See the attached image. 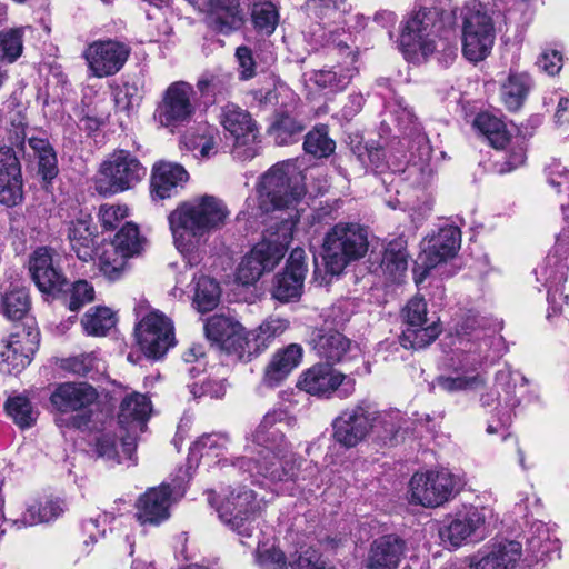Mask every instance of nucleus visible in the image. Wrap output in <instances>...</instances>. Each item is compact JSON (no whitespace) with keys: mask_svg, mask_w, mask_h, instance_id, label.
<instances>
[{"mask_svg":"<svg viewBox=\"0 0 569 569\" xmlns=\"http://www.w3.org/2000/svg\"><path fill=\"white\" fill-rule=\"evenodd\" d=\"M458 18L461 21L462 56L472 63L483 61L493 48L496 29L487 8L477 0L449 11L418 10L408 19L400 36L403 53L408 59H415L419 53L429 57L436 50L435 37L442 28H453Z\"/></svg>","mask_w":569,"mask_h":569,"instance_id":"nucleus-1","label":"nucleus"},{"mask_svg":"<svg viewBox=\"0 0 569 569\" xmlns=\"http://www.w3.org/2000/svg\"><path fill=\"white\" fill-rule=\"evenodd\" d=\"M228 217L223 201L210 194L183 202L169 214L174 246L190 267L202 261L210 232L222 228Z\"/></svg>","mask_w":569,"mask_h":569,"instance_id":"nucleus-2","label":"nucleus"},{"mask_svg":"<svg viewBox=\"0 0 569 569\" xmlns=\"http://www.w3.org/2000/svg\"><path fill=\"white\" fill-rule=\"evenodd\" d=\"M322 249L327 272L340 274L350 262L367 253V230L357 223L340 222L326 234Z\"/></svg>","mask_w":569,"mask_h":569,"instance_id":"nucleus-3","label":"nucleus"},{"mask_svg":"<svg viewBox=\"0 0 569 569\" xmlns=\"http://www.w3.org/2000/svg\"><path fill=\"white\" fill-rule=\"evenodd\" d=\"M146 176V168L129 151L118 150L101 164L94 177V189L101 196L127 191Z\"/></svg>","mask_w":569,"mask_h":569,"instance_id":"nucleus-4","label":"nucleus"},{"mask_svg":"<svg viewBox=\"0 0 569 569\" xmlns=\"http://www.w3.org/2000/svg\"><path fill=\"white\" fill-rule=\"evenodd\" d=\"M282 234L271 236L257 243L240 262L237 280L244 286L253 284L263 272L271 271L283 258L290 240L291 227L286 222Z\"/></svg>","mask_w":569,"mask_h":569,"instance_id":"nucleus-5","label":"nucleus"},{"mask_svg":"<svg viewBox=\"0 0 569 569\" xmlns=\"http://www.w3.org/2000/svg\"><path fill=\"white\" fill-rule=\"evenodd\" d=\"M99 393L88 382H63L51 393V405L61 413H72L70 425L77 429L89 426Z\"/></svg>","mask_w":569,"mask_h":569,"instance_id":"nucleus-6","label":"nucleus"},{"mask_svg":"<svg viewBox=\"0 0 569 569\" xmlns=\"http://www.w3.org/2000/svg\"><path fill=\"white\" fill-rule=\"evenodd\" d=\"M301 460L288 449L286 453L259 455L241 457L230 466L228 473L248 472L251 477L261 476L271 482L295 481L299 477Z\"/></svg>","mask_w":569,"mask_h":569,"instance_id":"nucleus-7","label":"nucleus"},{"mask_svg":"<svg viewBox=\"0 0 569 569\" xmlns=\"http://www.w3.org/2000/svg\"><path fill=\"white\" fill-rule=\"evenodd\" d=\"M197 93L191 83L174 81L161 94L154 111L160 126L173 130L188 124L197 112Z\"/></svg>","mask_w":569,"mask_h":569,"instance_id":"nucleus-8","label":"nucleus"},{"mask_svg":"<svg viewBox=\"0 0 569 569\" xmlns=\"http://www.w3.org/2000/svg\"><path fill=\"white\" fill-rule=\"evenodd\" d=\"M259 509L256 493L246 487L232 489L217 506L220 520L239 535L242 545H247L246 538L253 537Z\"/></svg>","mask_w":569,"mask_h":569,"instance_id":"nucleus-9","label":"nucleus"},{"mask_svg":"<svg viewBox=\"0 0 569 569\" xmlns=\"http://www.w3.org/2000/svg\"><path fill=\"white\" fill-rule=\"evenodd\" d=\"M290 168L289 163H278L262 176L258 193L263 211L291 208L305 196V188L298 181L292 182Z\"/></svg>","mask_w":569,"mask_h":569,"instance_id":"nucleus-10","label":"nucleus"},{"mask_svg":"<svg viewBox=\"0 0 569 569\" xmlns=\"http://www.w3.org/2000/svg\"><path fill=\"white\" fill-rule=\"evenodd\" d=\"M459 488V478L447 469L417 472L409 482L411 501L427 508L443 505Z\"/></svg>","mask_w":569,"mask_h":569,"instance_id":"nucleus-11","label":"nucleus"},{"mask_svg":"<svg viewBox=\"0 0 569 569\" xmlns=\"http://www.w3.org/2000/svg\"><path fill=\"white\" fill-rule=\"evenodd\" d=\"M220 123L233 138V157L249 160L258 154V128L251 114L234 103L221 108Z\"/></svg>","mask_w":569,"mask_h":569,"instance_id":"nucleus-12","label":"nucleus"},{"mask_svg":"<svg viewBox=\"0 0 569 569\" xmlns=\"http://www.w3.org/2000/svg\"><path fill=\"white\" fill-rule=\"evenodd\" d=\"M134 336L141 351L153 359L163 357L176 343L172 321L157 310L137 323Z\"/></svg>","mask_w":569,"mask_h":569,"instance_id":"nucleus-13","label":"nucleus"},{"mask_svg":"<svg viewBox=\"0 0 569 569\" xmlns=\"http://www.w3.org/2000/svg\"><path fill=\"white\" fill-rule=\"evenodd\" d=\"M290 420L288 411L277 408L268 411L254 432L248 438L247 451L253 456L286 453L292 449L291 443L284 436L281 427Z\"/></svg>","mask_w":569,"mask_h":569,"instance_id":"nucleus-14","label":"nucleus"},{"mask_svg":"<svg viewBox=\"0 0 569 569\" xmlns=\"http://www.w3.org/2000/svg\"><path fill=\"white\" fill-rule=\"evenodd\" d=\"M356 380L333 369L328 363L315 365L299 378L297 387L311 396L330 398L337 392L340 398H348L355 392Z\"/></svg>","mask_w":569,"mask_h":569,"instance_id":"nucleus-15","label":"nucleus"},{"mask_svg":"<svg viewBox=\"0 0 569 569\" xmlns=\"http://www.w3.org/2000/svg\"><path fill=\"white\" fill-rule=\"evenodd\" d=\"M378 412L367 406L347 409L332 423L335 440L346 448H353L373 432Z\"/></svg>","mask_w":569,"mask_h":569,"instance_id":"nucleus-16","label":"nucleus"},{"mask_svg":"<svg viewBox=\"0 0 569 569\" xmlns=\"http://www.w3.org/2000/svg\"><path fill=\"white\" fill-rule=\"evenodd\" d=\"M150 412L151 402L142 393L133 392L121 402L118 423L121 433H127V437L122 436V450L129 458L136 449L137 435L143 432Z\"/></svg>","mask_w":569,"mask_h":569,"instance_id":"nucleus-17","label":"nucleus"},{"mask_svg":"<svg viewBox=\"0 0 569 569\" xmlns=\"http://www.w3.org/2000/svg\"><path fill=\"white\" fill-rule=\"evenodd\" d=\"M130 54V48L119 41H94L83 56L91 73L97 78L116 74L124 66Z\"/></svg>","mask_w":569,"mask_h":569,"instance_id":"nucleus-18","label":"nucleus"},{"mask_svg":"<svg viewBox=\"0 0 569 569\" xmlns=\"http://www.w3.org/2000/svg\"><path fill=\"white\" fill-rule=\"evenodd\" d=\"M461 244L460 230L455 226H446L430 237L423 244L419 261L423 267L422 274L416 279L421 282L428 271L439 263L447 261L456 256Z\"/></svg>","mask_w":569,"mask_h":569,"instance_id":"nucleus-19","label":"nucleus"},{"mask_svg":"<svg viewBox=\"0 0 569 569\" xmlns=\"http://www.w3.org/2000/svg\"><path fill=\"white\" fill-rule=\"evenodd\" d=\"M59 256L47 247L38 248L30 258L29 270L40 291H62L67 279L58 263Z\"/></svg>","mask_w":569,"mask_h":569,"instance_id":"nucleus-20","label":"nucleus"},{"mask_svg":"<svg viewBox=\"0 0 569 569\" xmlns=\"http://www.w3.org/2000/svg\"><path fill=\"white\" fill-rule=\"evenodd\" d=\"M306 252L301 248H295L287 261L283 272L274 278L271 295L281 302H289L301 296L303 281L307 273L305 263Z\"/></svg>","mask_w":569,"mask_h":569,"instance_id":"nucleus-21","label":"nucleus"},{"mask_svg":"<svg viewBox=\"0 0 569 569\" xmlns=\"http://www.w3.org/2000/svg\"><path fill=\"white\" fill-rule=\"evenodd\" d=\"M485 521V509L469 507L443 522L439 529L440 539L451 547H460L481 529Z\"/></svg>","mask_w":569,"mask_h":569,"instance_id":"nucleus-22","label":"nucleus"},{"mask_svg":"<svg viewBox=\"0 0 569 569\" xmlns=\"http://www.w3.org/2000/svg\"><path fill=\"white\" fill-rule=\"evenodd\" d=\"M38 345V333H14L0 343V371L17 375L31 361Z\"/></svg>","mask_w":569,"mask_h":569,"instance_id":"nucleus-23","label":"nucleus"},{"mask_svg":"<svg viewBox=\"0 0 569 569\" xmlns=\"http://www.w3.org/2000/svg\"><path fill=\"white\" fill-rule=\"evenodd\" d=\"M204 335L212 345L227 352H239L247 345L244 327L237 320L222 315H214L204 323Z\"/></svg>","mask_w":569,"mask_h":569,"instance_id":"nucleus-24","label":"nucleus"},{"mask_svg":"<svg viewBox=\"0 0 569 569\" xmlns=\"http://www.w3.org/2000/svg\"><path fill=\"white\" fill-rule=\"evenodd\" d=\"M172 489L162 483L146 491L137 501V520L141 526H159L170 517Z\"/></svg>","mask_w":569,"mask_h":569,"instance_id":"nucleus-25","label":"nucleus"},{"mask_svg":"<svg viewBox=\"0 0 569 569\" xmlns=\"http://www.w3.org/2000/svg\"><path fill=\"white\" fill-rule=\"evenodd\" d=\"M22 200V177L19 160L10 147L0 148V202L16 206Z\"/></svg>","mask_w":569,"mask_h":569,"instance_id":"nucleus-26","label":"nucleus"},{"mask_svg":"<svg viewBox=\"0 0 569 569\" xmlns=\"http://www.w3.org/2000/svg\"><path fill=\"white\" fill-rule=\"evenodd\" d=\"M407 552L406 542L397 536L387 535L372 541L363 569H398Z\"/></svg>","mask_w":569,"mask_h":569,"instance_id":"nucleus-27","label":"nucleus"},{"mask_svg":"<svg viewBox=\"0 0 569 569\" xmlns=\"http://www.w3.org/2000/svg\"><path fill=\"white\" fill-rule=\"evenodd\" d=\"M188 178L189 174L181 164L168 161L154 163L151 174V197L163 200L176 196Z\"/></svg>","mask_w":569,"mask_h":569,"instance_id":"nucleus-28","label":"nucleus"},{"mask_svg":"<svg viewBox=\"0 0 569 569\" xmlns=\"http://www.w3.org/2000/svg\"><path fill=\"white\" fill-rule=\"evenodd\" d=\"M521 558L520 542L501 540L490 545L468 569H515Z\"/></svg>","mask_w":569,"mask_h":569,"instance_id":"nucleus-29","label":"nucleus"},{"mask_svg":"<svg viewBox=\"0 0 569 569\" xmlns=\"http://www.w3.org/2000/svg\"><path fill=\"white\" fill-rule=\"evenodd\" d=\"M302 355V347L298 343H290L277 350L264 368L263 383L270 388L279 386L299 366Z\"/></svg>","mask_w":569,"mask_h":569,"instance_id":"nucleus-30","label":"nucleus"},{"mask_svg":"<svg viewBox=\"0 0 569 569\" xmlns=\"http://www.w3.org/2000/svg\"><path fill=\"white\" fill-rule=\"evenodd\" d=\"M310 343L321 359L331 363L342 361L351 350V341L332 329H316Z\"/></svg>","mask_w":569,"mask_h":569,"instance_id":"nucleus-31","label":"nucleus"},{"mask_svg":"<svg viewBox=\"0 0 569 569\" xmlns=\"http://www.w3.org/2000/svg\"><path fill=\"white\" fill-rule=\"evenodd\" d=\"M559 548V540L551 533L549 527L541 521H536L528 533L525 560L529 565L545 561L558 553Z\"/></svg>","mask_w":569,"mask_h":569,"instance_id":"nucleus-32","label":"nucleus"},{"mask_svg":"<svg viewBox=\"0 0 569 569\" xmlns=\"http://www.w3.org/2000/svg\"><path fill=\"white\" fill-rule=\"evenodd\" d=\"M356 74L357 69L355 67L337 66L328 70L315 71L310 81L320 89L338 92L345 90Z\"/></svg>","mask_w":569,"mask_h":569,"instance_id":"nucleus-33","label":"nucleus"},{"mask_svg":"<svg viewBox=\"0 0 569 569\" xmlns=\"http://www.w3.org/2000/svg\"><path fill=\"white\" fill-rule=\"evenodd\" d=\"M68 239L72 250L82 261L92 259L94 251L93 231L86 219L72 221L68 228Z\"/></svg>","mask_w":569,"mask_h":569,"instance_id":"nucleus-34","label":"nucleus"},{"mask_svg":"<svg viewBox=\"0 0 569 569\" xmlns=\"http://www.w3.org/2000/svg\"><path fill=\"white\" fill-rule=\"evenodd\" d=\"M30 309V298L23 287L6 289L0 299V311L9 320L22 319Z\"/></svg>","mask_w":569,"mask_h":569,"instance_id":"nucleus-35","label":"nucleus"},{"mask_svg":"<svg viewBox=\"0 0 569 569\" xmlns=\"http://www.w3.org/2000/svg\"><path fill=\"white\" fill-rule=\"evenodd\" d=\"M219 131L207 123L199 127V136H184L183 143L189 150H198L201 159H209L217 154L220 142Z\"/></svg>","mask_w":569,"mask_h":569,"instance_id":"nucleus-36","label":"nucleus"},{"mask_svg":"<svg viewBox=\"0 0 569 569\" xmlns=\"http://www.w3.org/2000/svg\"><path fill=\"white\" fill-rule=\"evenodd\" d=\"M473 126L496 149L503 148L509 141L506 124L490 113H479L473 121Z\"/></svg>","mask_w":569,"mask_h":569,"instance_id":"nucleus-37","label":"nucleus"},{"mask_svg":"<svg viewBox=\"0 0 569 569\" xmlns=\"http://www.w3.org/2000/svg\"><path fill=\"white\" fill-rule=\"evenodd\" d=\"M62 511L63 508L61 501L48 499L44 502L30 505L21 519L16 520L13 525L20 528L21 526L26 527L48 522L59 517Z\"/></svg>","mask_w":569,"mask_h":569,"instance_id":"nucleus-38","label":"nucleus"},{"mask_svg":"<svg viewBox=\"0 0 569 569\" xmlns=\"http://www.w3.org/2000/svg\"><path fill=\"white\" fill-rule=\"evenodd\" d=\"M440 332L441 328L437 321L406 327L400 336V343L406 349H421L433 342Z\"/></svg>","mask_w":569,"mask_h":569,"instance_id":"nucleus-39","label":"nucleus"},{"mask_svg":"<svg viewBox=\"0 0 569 569\" xmlns=\"http://www.w3.org/2000/svg\"><path fill=\"white\" fill-rule=\"evenodd\" d=\"M30 148L38 159V171L44 180L53 179L58 173V161L52 146L47 139L31 137L28 140Z\"/></svg>","mask_w":569,"mask_h":569,"instance_id":"nucleus-40","label":"nucleus"},{"mask_svg":"<svg viewBox=\"0 0 569 569\" xmlns=\"http://www.w3.org/2000/svg\"><path fill=\"white\" fill-rule=\"evenodd\" d=\"M530 88V79L527 74H510L501 88V98L510 111L518 110Z\"/></svg>","mask_w":569,"mask_h":569,"instance_id":"nucleus-41","label":"nucleus"},{"mask_svg":"<svg viewBox=\"0 0 569 569\" xmlns=\"http://www.w3.org/2000/svg\"><path fill=\"white\" fill-rule=\"evenodd\" d=\"M118 429L120 428L118 427ZM122 436L127 437V433H121V430H119L118 433L109 430L102 432L97 438L96 442L98 456L117 463H121L124 459L133 460V455L129 458L122 450ZM132 453H134V451Z\"/></svg>","mask_w":569,"mask_h":569,"instance_id":"nucleus-42","label":"nucleus"},{"mask_svg":"<svg viewBox=\"0 0 569 569\" xmlns=\"http://www.w3.org/2000/svg\"><path fill=\"white\" fill-rule=\"evenodd\" d=\"M81 325L84 331L90 336H106L107 332L114 327L116 317L111 309L107 307H96L89 309Z\"/></svg>","mask_w":569,"mask_h":569,"instance_id":"nucleus-43","label":"nucleus"},{"mask_svg":"<svg viewBox=\"0 0 569 569\" xmlns=\"http://www.w3.org/2000/svg\"><path fill=\"white\" fill-rule=\"evenodd\" d=\"M211 10L218 16L217 28L228 33L241 24L239 3L237 0H209Z\"/></svg>","mask_w":569,"mask_h":569,"instance_id":"nucleus-44","label":"nucleus"},{"mask_svg":"<svg viewBox=\"0 0 569 569\" xmlns=\"http://www.w3.org/2000/svg\"><path fill=\"white\" fill-rule=\"evenodd\" d=\"M382 267L395 279L403 274L408 268V253L403 239H396L388 244L383 253Z\"/></svg>","mask_w":569,"mask_h":569,"instance_id":"nucleus-45","label":"nucleus"},{"mask_svg":"<svg viewBox=\"0 0 569 569\" xmlns=\"http://www.w3.org/2000/svg\"><path fill=\"white\" fill-rule=\"evenodd\" d=\"M144 240L140 236L137 224L127 222L116 234L110 243L127 258L139 254L143 248Z\"/></svg>","mask_w":569,"mask_h":569,"instance_id":"nucleus-46","label":"nucleus"},{"mask_svg":"<svg viewBox=\"0 0 569 569\" xmlns=\"http://www.w3.org/2000/svg\"><path fill=\"white\" fill-rule=\"evenodd\" d=\"M220 288L217 281L209 277H201L196 284L194 305L204 313L211 311L219 302Z\"/></svg>","mask_w":569,"mask_h":569,"instance_id":"nucleus-47","label":"nucleus"},{"mask_svg":"<svg viewBox=\"0 0 569 569\" xmlns=\"http://www.w3.org/2000/svg\"><path fill=\"white\" fill-rule=\"evenodd\" d=\"M229 439L222 433L203 435L193 442L190 451L192 456H200V458L210 459L212 457H220L227 450Z\"/></svg>","mask_w":569,"mask_h":569,"instance_id":"nucleus-48","label":"nucleus"},{"mask_svg":"<svg viewBox=\"0 0 569 569\" xmlns=\"http://www.w3.org/2000/svg\"><path fill=\"white\" fill-rule=\"evenodd\" d=\"M336 148V143L328 137L326 127H317L312 131L308 132L303 149L307 153H310L317 158L329 157Z\"/></svg>","mask_w":569,"mask_h":569,"instance_id":"nucleus-49","label":"nucleus"},{"mask_svg":"<svg viewBox=\"0 0 569 569\" xmlns=\"http://www.w3.org/2000/svg\"><path fill=\"white\" fill-rule=\"evenodd\" d=\"M23 28L9 29L0 32V60L14 62L23 50Z\"/></svg>","mask_w":569,"mask_h":569,"instance_id":"nucleus-50","label":"nucleus"},{"mask_svg":"<svg viewBox=\"0 0 569 569\" xmlns=\"http://www.w3.org/2000/svg\"><path fill=\"white\" fill-rule=\"evenodd\" d=\"M6 410L21 428L30 427L37 419V411L24 396L9 398L6 403Z\"/></svg>","mask_w":569,"mask_h":569,"instance_id":"nucleus-51","label":"nucleus"},{"mask_svg":"<svg viewBox=\"0 0 569 569\" xmlns=\"http://www.w3.org/2000/svg\"><path fill=\"white\" fill-rule=\"evenodd\" d=\"M436 385L447 392L475 390L485 385V378L480 373L460 375L456 377L440 376L436 379Z\"/></svg>","mask_w":569,"mask_h":569,"instance_id":"nucleus-52","label":"nucleus"},{"mask_svg":"<svg viewBox=\"0 0 569 569\" xmlns=\"http://www.w3.org/2000/svg\"><path fill=\"white\" fill-rule=\"evenodd\" d=\"M127 257L109 244L99 257V269L110 280L118 279L126 266Z\"/></svg>","mask_w":569,"mask_h":569,"instance_id":"nucleus-53","label":"nucleus"},{"mask_svg":"<svg viewBox=\"0 0 569 569\" xmlns=\"http://www.w3.org/2000/svg\"><path fill=\"white\" fill-rule=\"evenodd\" d=\"M254 28L264 34H271L279 21L278 11L271 2L254 4L252 8Z\"/></svg>","mask_w":569,"mask_h":569,"instance_id":"nucleus-54","label":"nucleus"},{"mask_svg":"<svg viewBox=\"0 0 569 569\" xmlns=\"http://www.w3.org/2000/svg\"><path fill=\"white\" fill-rule=\"evenodd\" d=\"M289 328V320L286 318L270 316L257 329V340L267 347L273 339L280 337Z\"/></svg>","mask_w":569,"mask_h":569,"instance_id":"nucleus-55","label":"nucleus"},{"mask_svg":"<svg viewBox=\"0 0 569 569\" xmlns=\"http://www.w3.org/2000/svg\"><path fill=\"white\" fill-rule=\"evenodd\" d=\"M375 432L385 442H397L400 432V417L397 412L379 413L376 420Z\"/></svg>","mask_w":569,"mask_h":569,"instance_id":"nucleus-56","label":"nucleus"},{"mask_svg":"<svg viewBox=\"0 0 569 569\" xmlns=\"http://www.w3.org/2000/svg\"><path fill=\"white\" fill-rule=\"evenodd\" d=\"M256 562L260 569H288L284 553L274 546H259Z\"/></svg>","mask_w":569,"mask_h":569,"instance_id":"nucleus-57","label":"nucleus"},{"mask_svg":"<svg viewBox=\"0 0 569 569\" xmlns=\"http://www.w3.org/2000/svg\"><path fill=\"white\" fill-rule=\"evenodd\" d=\"M189 389L196 399L202 397L220 399L224 396L227 388L223 380L204 377L189 385Z\"/></svg>","mask_w":569,"mask_h":569,"instance_id":"nucleus-58","label":"nucleus"},{"mask_svg":"<svg viewBox=\"0 0 569 569\" xmlns=\"http://www.w3.org/2000/svg\"><path fill=\"white\" fill-rule=\"evenodd\" d=\"M406 327L423 326L430 322L427 318V302L422 297H413L402 309Z\"/></svg>","mask_w":569,"mask_h":569,"instance_id":"nucleus-59","label":"nucleus"},{"mask_svg":"<svg viewBox=\"0 0 569 569\" xmlns=\"http://www.w3.org/2000/svg\"><path fill=\"white\" fill-rule=\"evenodd\" d=\"M359 162L367 169H379L385 160L383 151L373 144H357L352 149Z\"/></svg>","mask_w":569,"mask_h":569,"instance_id":"nucleus-60","label":"nucleus"},{"mask_svg":"<svg viewBox=\"0 0 569 569\" xmlns=\"http://www.w3.org/2000/svg\"><path fill=\"white\" fill-rule=\"evenodd\" d=\"M128 207L124 204H102L99 209V219L106 230L116 229L128 216Z\"/></svg>","mask_w":569,"mask_h":569,"instance_id":"nucleus-61","label":"nucleus"},{"mask_svg":"<svg viewBox=\"0 0 569 569\" xmlns=\"http://www.w3.org/2000/svg\"><path fill=\"white\" fill-rule=\"evenodd\" d=\"M94 298L93 287L84 281H77L71 290L69 308L72 311L79 310L83 305L91 302Z\"/></svg>","mask_w":569,"mask_h":569,"instance_id":"nucleus-62","label":"nucleus"},{"mask_svg":"<svg viewBox=\"0 0 569 569\" xmlns=\"http://www.w3.org/2000/svg\"><path fill=\"white\" fill-rule=\"evenodd\" d=\"M302 130L303 126L290 116H282L274 127L276 138L280 143H288L289 138Z\"/></svg>","mask_w":569,"mask_h":569,"instance_id":"nucleus-63","label":"nucleus"},{"mask_svg":"<svg viewBox=\"0 0 569 569\" xmlns=\"http://www.w3.org/2000/svg\"><path fill=\"white\" fill-rule=\"evenodd\" d=\"M293 569H336L332 566L326 563L321 559L320 555L313 549H307L298 556L292 563Z\"/></svg>","mask_w":569,"mask_h":569,"instance_id":"nucleus-64","label":"nucleus"}]
</instances>
